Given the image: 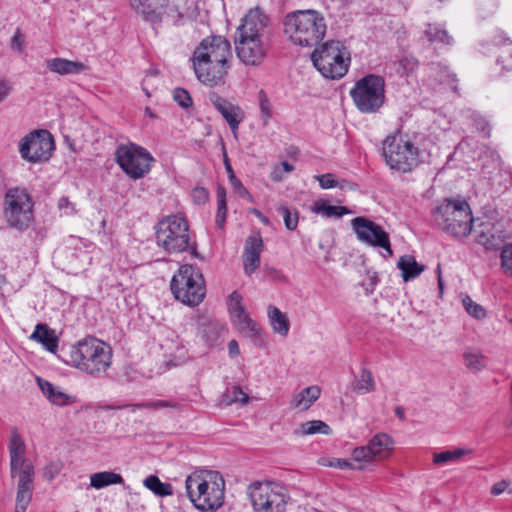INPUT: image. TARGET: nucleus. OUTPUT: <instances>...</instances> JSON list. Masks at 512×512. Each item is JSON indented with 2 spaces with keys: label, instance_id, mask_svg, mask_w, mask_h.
<instances>
[{
  "label": "nucleus",
  "instance_id": "obj_1",
  "mask_svg": "<svg viewBox=\"0 0 512 512\" xmlns=\"http://www.w3.org/2000/svg\"><path fill=\"white\" fill-rule=\"evenodd\" d=\"M185 490L188 499L199 511H216L223 506L225 481L217 471H193L185 480Z\"/></svg>",
  "mask_w": 512,
  "mask_h": 512
},
{
  "label": "nucleus",
  "instance_id": "obj_2",
  "mask_svg": "<svg viewBox=\"0 0 512 512\" xmlns=\"http://www.w3.org/2000/svg\"><path fill=\"white\" fill-rule=\"evenodd\" d=\"M284 34L294 45L313 47L320 43L327 30L323 14L314 9L296 10L283 20Z\"/></svg>",
  "mask_w": 512,
  "mask_h": 512
},
{
  "label": "nucleus",
  "instance_id": "obj_3",
  "mask_svg": "<svg viewBox=\"0 0 512 512\" xmlns=\"http://www.w3.org/2000/svg\"><path fill=\"white\" fill-rule=\"evenodd\" d=\"M10 474L17 478V512L27 509L34 490V467L25 458L26 445L17 429L11 431L9 440Z\"/></svg>",
  "mask_w": 512,
  "mask_h": 512
},
{
  "label": "nucleus",
  "instance_id": "obj_4",
  "mask_svg": "<svg viewBox=\"0 0 512 512\" xmlns=\"http://www.w3.org/2000/svg\"><path fill=\"white\" fill-rule=\"evenodd\" d=\"M432 221L445 233L455 237H467L479 219L472 217L469 204L464 199H445L432 211Z\"/></svg>",
  "mask_w": 512,
  "mask_h": 512
},
{
  "label": "nucleus",
  "instance_id": "obj_5",
  "mask_svg": "<svg viewBox=\"0 0 512 512\" xmlns=\"http://www.w3.org/2000/svg\"><path fill=\"white\" fill-rule=\"evenodd\" d=\"M111 360V347L94 337L79 341L70 350V364L95 377H101L107 372Z\"/></svg>",
  "mask_w": 512,
  "mask_h": 512
},
{
  "label": "nucleus",
  "instance_id": "obj_6",
  "mask_svg": "<svg viewBox=\"0 0 512 512\" xmlns=\"http://www.w3.org/2000/svg\"><path fill=\"white\" fill-rule=\"evenodd\" d=\"M156 242L166 252H190L196 255L197 246L191 239L187 220L180 215L163 218L156 226Z\"/></svg>",
  "mask_w": 512,
  "mask_h": 512
},
{
  "label": "nucleus",
  "instance_id": "obj_7",
  "mask_svg": "<svg viewBox=\"0 0 512 512\" xmlns=\"http://www.w3.org/2000/svg\"><path fill=\"white\" fill-rule=\"evenodd\" d=\"M314 67L328 79H340L350 65V53L340 41H327L311 54Z\"/></svg>",
  "mask_w": 512,
  "mask_h": 512
},
{
  "label": "nucleus",
  "instance_id": "obj_8",
  "mask_svg": "<svg viewBox=\"0 0 512 512\" xmlns=\"http://www.w3.org/2000/svg\"><path fill=\"white\" fill-rule=\"evenodd\" d=\"M170 289L176 300L195 307L204 299L206 288L200 271L192 265H182L173 275Z\"/></svg>",
  "mask_w": 512,
  "mask_h": 512
},
{
  "label": "nucleus",
  "instance_id": "obj_9",
  "mask_svg": "<svg viewBox=\"0 0 512 512\" xmlns=\"http://www.w3.org/2000/svg\"><path fill=\"white\" fill-rule=\"evenodd\" d=\"M247 495L254 512H285L289 500L287 489L270 481L251 483Z\"/></svg>",
  "mask_w": 512,
  "mask_h": 512
},
{
  "label": "nucleus",
  "instance_id": "obj_10",
  "mask_svg": "<svg viewBox=\"0 0 512 512\" xmlns=\"http://www.w3.org/2000/svg\"><path fill=\"white\" fill-rule=\"evenodd\" d=\"M130 8L154 29L162 24L180 25L183 14L169 0H129Z\"/></svg>",
  "mask_w": 512,
  "mask_h": 512
},
{
  "label": "nucleus",
  "instance_id": "obj_11",
  "mask_svg": "<svg viewBox=\"0 0 512 512\" xmlns=\"http://www.w3.org/2000/svg\"><path fill=\"white\" fill-rule=\"evenodd\" d=\"M33 201L25 189H9L4 198L3 216L9 227L26 230L34 219Z\"/></svg>",
  "mask_w": 512,
  "mask_h": 512
},
{
  "label": "nucleus",
  "instance_id": "obj_12",
  "mask_svg": "<svg viewBox=\"0 0 512 512\" xmlns=\"http://www.w3.org/2000/svg\"><path fill=\"white\" fill-rule=\"evenodd\" d=\"M385 81L381 76L369 74L358 80L350 95L362 113H375L385 100Z\"/></svg>",
  "mask_w": 512,
  "mask_h": 512
},
{
  "label": "nucleus",
  "instance_id": "obj_13",
  "mask_svg": "<svg viewBox=\"0 0 512 512\" xmlns=\"http://www.w3.org/2000/svg\"><path fill=\"white\" fill-rule=\"evenodd\" d=\"M382 155L386 164L393 170L407 173L419 163L418 148L400 136H388L383 141Z\"/></svg>",
  "mask_w": 512,
  "mask_h": 512
},
{
  "label": "nucleus",
  "instance_id": "obj_14",
  "mask_svg": "<svg viewBox=\"0 0 512 512\" xmlns=\"http://www.w3.org/2000/svg\"><path fill=\"white\" fill-rule=\"evenodd\" d=\"M115 159L120 168L134 180L145 177L155 161L147 149L134 143L119 145Z\"/></svg>",
  "mask_w": 512,
  "mask_h": 512
},
{
  "label": "nucleus",
  "instance_id": "obj_15",
  "mask_svg": "<svg viewBox=\"0 0 512 512\" xmlns=\"http://www.w3.org/2000/svg\"><path fill=\"white\" fill-rule=\"evenodd\" d=\"M54 148V139L47 130H34L22 137L18 144L21 158L33 164L48 161Z\"/></svg>",
  "mask_w": 512,
  "mask_h": 512
},
{
  "label": "nucleus",
  "instance_id": "obj_16",
  "mask_svg": "<svg viewBox=\"0 0 512 512\" xmlns=\"http://www.w3.org/2000/svg\"><path fill=\"white\" fill-rule=\"evenodd\" d=\"M232 57L230 42L222 36L203 39L193 53V64L198 63H229Z\"/></svg>",
  "mask_w": 512,
  "mask_h": 512
},
{
  "label": "nucleus",
  "instance_id": "obj_17",
  "mask_svg": "<svg viewBox=\"0 0 512 512\" xmlns=\"http://www.w3.org/2000/svg\"><path fill=\"white\" fill-rule=\"evenodd\" d=\"M351 224L360 241L371 246L381 247L389 255H392L389 235L380 225L365 217H356Z\"/></svg>",
  "mask_w": 512,
  "mask_h": 512
},
{
  "label": "nucleus",
  "instance_id": "obj_18",
  "mask_svg": "<svg viewBox=\"0 0 512 512\" xmlns=\"http://www.w3.org/2000/svg\"><path fill=\"white\" fill-rule=\"evenodd\" d=\"M394 441L386 433L374 435L366 446L353 450L352 460L355 462L380 461L387 458L393 450Z\"/></svg>",
  "mask_w": 512,
  "mask_h": 512
},
{
  "label": "nucleus",
  "instance_id": "obj_19",
  "mask_svg": "<svg viewBox=\"0 0 512 512\" xmlns=\"http://www.w3.org/2000/svg\"><path fill=\"white\" fill-rule=\"evenodd\" d=\"M234 45L238 59L247 66L260 65L265 59L268 49L264 39L253 37H235Z\"/></svg>",
  "mask_w": 512,
  "mask_h": 512
},
{
  "label": "nucleus",
  "instance_id": "obj_20",
  "mask_svg": "<svg viewBox=\"0 0 512 512\" xmlns=\"http://www.w3.org/2000/svg\"><path fill=\"white\" fill-rule=\"evenodd\" d=\"M477 243L486 249L497 250L502 247L507 235L504 234L499 224L492 221H478L473 226Z\"/></svg>",
  "mask_w": 512,
  "mask_h": 512
},
{
  "label": "nucleus",
  "instance_id": "obj_21",
  "mask_svg": "<svg viewBox=\"0 0 512 512\" xmlns=\"http://www.w3.org/2000/svg\"><path fill=\"white\" fill-rule=\"evenodd\" d=\"M267 25V16L259 8L251 9L243 18L242 24L237 28L235 37L264 39Z\"/></svg>",
  "mask_w": 512,
  "mask_h": 512
},
{
  "label": "nucleus",
  "instance_id": "obj_22",
  "mask_svg": "<svg viewBox=\"0 0 512 512\" xmlns=\"http://www.w3.org/2000/svg\"><path fill=\"white\" fill-rule=\"evenodd\" d=\"M198 80L207 86H218L224 83L225 76L230 68L229 63H198L193 64Z\"/></svg>",
  "mask_w": 512,
  "mask_h": 512
},
{
  "label": "nucleus",
  "instance_id": "obj_23",
  "mask_svg": "<svg viewBox=\"0 0 512 512\" xmlns=\"http://www.w3.org/2000/svg\"><path fill=\"white\" fill-rule=\"evenodd\" d=\"M209 99L217 111L227 121L230 129L235 132L244 118L243 110L239 106L222 98L217 93H211Z\"/></svg>",
  "mask_w": 512,
  "mask_h": 512
},
{
  "label": "nucleus",
  "instance_id": "obj_24",
  "mask_svg": "<svg viewBox=\"0 0 512 512\" xmlns=\"http://www.w3.org/2000/svg\"><path fill=\"white\" fill-rule=\"evenodd\" d=\"M262 251L263 240L260 235L249 236L246 239L242 259L247 275H251L259 267Z\"/></svg>",
  "mask_w": 512,
  "mask_h": 512
},
{
  "label": "nucleus",
  "instance_id": "obj_25",
  "mask_svg": "<svg viewBox=\"0 0 512 512\" xmlns=\"http://www.w3.org/2000/svg\"><path fill=\"white\" fill-rule=\"evenodd\" d=\"M36 382L43 395L52 405L66 406L74 402L72 396L66 394L60 387L54 386L51 382L37 377Z\"/></svg>",
  "mask_w": 512,
  "mask_h": 512
},
{
  "label": "nucleus",
  "instance_id": "obj_26",
  "mask_svg": "<svg viewBox=\"0 0 512 512\" xmlns=\"http://www.w3.org/2000/svg\"><path fill=\"white\" fill-rule=\"evenodd\" d=\"M321 389L317 385L306 387L292 394L291 406L299 411L308 410L319 399Z\"/></svg>",
  "mask_w": 512,
  "mask_h": 512
},
{
  "label": "nucleus",
  "instance_id": "obj_27",
  "mask_svg": "<svg viewBox=\"0 0 512 512\" xmlns=\"http://www.w3.org/2000/svg\"><path fill=\"white\" fill-rule=\"evenodd\" d=\"M30 339L40 343L47 351L55 353L58 348V337L55 331L46 324H37Z\"/></svg>",
  "mask_w": 512,
  "mask_h": 512
},
{
  "label": "nucleus",
  "instance_id": "obj_28",
  "mask_svg": "<svg viewBox=\"0 0 512 512\" xmlns=\"http://www.w3.org/2000/svg\"><path fill=\"white\" fill-rule=\"evenodd\" d=\"M49 71L60 75L79 74L85 69L81 62H75L64 58H52L46 61Z\"/></svg>",
  "mask_w": 512,
  "mask_h": 512
},
{
  "label": "nucleus",
  "instance_id": "obj_29",
  "mask_svg": "<svg viewBox=\"0 0 512 512\" xmlns=\"http://www.w3.org/2000/svg\"><path fill=\"white\" fill-rule=\"evenodd\" d=\"M226 333L227 329L223 324L219 322H209L202 326L201 338L208 347L212 348L223 342Z\"/></svg>",
  "mask_w": 512,
  "mask_h": 512
},
{
  "label": "nucleus",
  "instance_id": "obj_30",
  "mask_svg": "<svg viewBox=\"0 0 512 512\" xmlns=\"http://www.w3.org/2000/svg\"><path fill=\"white\" fill-rule=\"evenodd\" d=\"M351 385L353 391L360 395L374 392L376 389L373 374L366 367L361 368L359 375L354 377Z\"/></svg>",
  "mask_w": 512,
  "mask_h": 512
},
{
  "label": "nucleus",
  "instance_id": "obj_31",
  "mask_svg": "<svg viewBox=\"0 0 512 512\" xmlns=\"http://www.w3.org/2000/svg\"><path fill=\"white\" fill-rule=\"evenodd\" d=\"M397 266L401 270L405 282L416 278L424 271V265L419 264L411 255L401 256Z\"/></svg>",
  "mask_w": 512,
  "mask_h": 512
},
{
  "label": "nucleus",
  "instance_id": "obj_32",
  "mask_svg": "<svg viewBox=\"0 0 512 512\" xmlns=\"http://www.w3.org/2000/svg\"><path fill=\"white\" fill-rule=\"evenodd\" d=\"M268 317L276 333L282 336L288 335L290 324L286 314L282 313L277 307L270 305L268 307Z\"/></svg>",
  "mask_w": 512,
  "mask_h": 512
},
{
  "label": "nucleus",
  "instance_id": "obj_33",
  "mask_svg": "<svg viewBox=\"0 0 512 512\" xmlns=\"http://www.w3.org/2000/svg\"><path fill=\"white\" fill-rule=\"evenodd\" d=\"M123 477L113 471H103L90 476V485L95 489H102L113 484H123Z\"/></svg>",
  "mask_w": 512,
  "mask_h": 512
},
{
  "label": "nucleus",
  "instance_id": "obj_34",
  "mask_svg": "<svg viewBox=\"0 0 512 512\" xmlns=\"http://www.w3.org/2000/svg\"><path fill=\"white\" fill-rule=\"evenodd\" d=\"M472 449L469 448H456L454 450H445L433 454V463L436 465H445L451 462H457L464 456L470 455Z\"/></svg>",
  "mask_w": 512,
  "mask_h": 512
},
{
  "label": "nucleus",
  "instance_id": "obj_35",
  "mask_svg": "<svg viewBox=\"0 0 512 512\" xmlns=\"http://www.w3.org/2000/svg\"><path fill=\"white\" fill-rule=\"evenodd\" d=\"M463 358L465 366L473 372L481 371L487 366V358L477 349H466Z\"/></svg>",
  "mask_w": 512,
  "mask_h": 512
},
{
  "label": "nucleus",
  "instance_id": "obj_36",
  "mask_svg": "<svg viewBox=\"0 0 512 512\" xmlns=\"http://www.w3.org/2000/svg\"><path fill=\"white\" fill-rule=\"evenodd\" d=\"M143 485L159 497L171 496L173 494L172 485L162 482L156 475L146 477L143 481Z\"/></svg>",
  "mask_w": 512,
  "mask_h": 512
},
{
  "label": "nucleus",
  "instance_id": "obj_37",
  "mask_svg": "<svg viewBox=\"0 0 512 512\" xmlns=\"http://www.w3.org/2000/svg\"><path fill=\"white\" fill-rule=\"evenodd\" d=\"M312 212L327 218H339L349 214L350 210L345 206L327 205L324 201H317L311 207Z\"/></svg>",
  "mask_w": 512,
  "mask_h": 512
},
{
  "label": "nucleus",
  "instance_id": "obj_38",
  "mask_svg": "<svg viewBox=\"0 0 512 512\" xmlns=\"http://www.w3.org/2000/svg\"><path fill=\"white\" fill-rule=\"evenodd\" d=\"M425 35L430 42H438L445 45H452L453 38L445 29L436 24H428Z\"/></svg>",
  "mask_w": 512,
  "mask_h": 512
},
{
  "label": "nucleus",
  "instance_id": "obj_39",
  "mask_svg": "<svg viewBox=\"0 0 512 512\" xmlns=\"http://www.w3.org/2000/svg\"><path fill=\"white\" fill-rule=\"evenodd\" d=\"M227 305L233 322L246 315L245 307L242 304V296L237 291L229 295Z\"/></svg>",
  "mask_w": 512,
  "mask_h": 512
},
{
  "label": "nucleus",
  "instance_id": "obj_40",
  "mask_svg": "<svg viewBox=\"0 0 512 512\" xmlns=\"http://www.w3.org/2000/svg\"><path fill=\"white\" fill-rule=\"evenodd\" d=\"M233 323L245 337L253 339L259 334V326L247 314Z\"/></svg>",
  "mask_w": 512,
  "mask_h": 512
},
{
  "label": "nucleus",
  "instance_id": "obj_41",
  "mask_svg": "<svg viewBox=\"0 0 512 512\" xmlns=\"http://www.w3.org/2000/svg\"><path fill=\"white\" fill-rule=\"evenodd\" d=\"M134 409H154L159 410L163 408H171V409H180L181 404L178 401L175 400H153V401H147L143 403H137L134 405H131Z\"/></svg>",
  "mask_w": 512,
  "mask_h": 512
},
{
  "label": "nucleus",
  "instance_id": "obj_42",
  "mask_svg": "<svg viewBox=\"0 0 512 512\" xmlns=\"http://www.w3.org/2000/svg\"><path fill=\"white\" fill-rule=\"evenodd\" d=\"M303 435H313L316 433L329 435L332 430L328 424L321 420H313L305 422L301 425Z\"/></svg>",
  "mask_w": 512,
  "mask_h": 512
},
{
  "label": "nucleus",
  "instance_id": "obj_43",
  "mask_svg": "<svg viewBox=\"0 0 512 512\" xmlns=\"http://www.w3.org/2000/svg\"><path fill=\"white\" fill-rule=\"evenodd\" d=\"M223 400L226 404L232 403H247L249 397L246 393L242 391L239 386H232L231 388H227L226 392L223 395Z\"/></svg>",
  "mask_w": 512,
  "mask_h": 512
},
{
  "label": "nucleus",
  "instance_id": "obj_44",
  "mask_svg": "<svg viewBox=\"0 0 512 512\" xmlns=\"http://www.w3.org/2000/svg\"><path fill=\"white\" fill-rule=\"evenodd\" d=\"M462 304L469 315L481 320L486 317L485 309L478 303H475L468 295L462 299Z\"/></svg>",
  "mask_w": 512,
  "mask_h": 512
},
{
  "label": "nucleus",
  "instance_id": "obj_45",
  "mask_svg": "<svg viewBox=\"0 0 512 512\" xmlns=\"http://www.w3.org/2000/svg\"><path fill=\"white\" fill-rule=\"evenodd\" d=\"M258 100H259V108H260V114L261 118L263 120V124L267 125L268 121L270 120L272 116V107L271 103L264 92V90H260L258 92Z\"/></svg>",
  "mask_w": 512,
  "mask_h": 512
},
{
  "label": "nucleus",
  "instance_id": "obj_46",
  "mask_svg": "<svg viewBox=\"0 0 512 512\" xmlns=\"http://www.w3.org/2000/svg\"><path fill=\"white\" fill-rule=\"evenodd\" d=\"M278 211L283 216L285 227L290 231L295 230L298 225V212L295 211L292 213V211L286 206H280Z\"/></svg>",
  "mask_w": 512,
  "mask_h": 512
},
{
  "label": "nucleus",
  "instance_id": "obj_47",
  "mask_svg": "<svg viewBox=\"0 0 512 512\" xmlns=\"http://www.w3.org/2000/svg\"><path fill=\"white\" fill-rule=\"evenodd\" d=\"M501 266L506 274L512 276V244L506 245L502 249Z\"/></svg>",
  "mask_w": 512,
  "mask_h": 512
},
{
  "label": "nucleus",
  "instance_id": "obj_48",
  "mask_svg": "<svg viewBox=\"0 0 512 512\" xmlns=\"http://www.w3.org/2000/svg\"><path fill=\"white\" fill-rule=\"evenodd\" d=\"M315 179L319 182V185L322 189H330L338 186L340 188L343 187V185H340L339 182L334 178V175L331 173L317 175L315 176Z\"/></svg>",
  "mask_w": 512,
  "mask_h": 512
},
{
  "label": "nucleus",
  "instance_id": "obj_49",
  "mask_svg": "<svg viewBox=\"0 0 512 512\" xmlns=\"http://www.w3.org/2000/svg\"><path fill=\"white\" fill-rule=\"evenodd\" d=\"M173 98L183 108H188L192 105V98L185 89L176 88L173 92Z\"/></svg>",
  "mask_w": 512,
  "mask_h": 512
},
{
  "label": "nucleus",
  "instance_id": "obj_50",
  "mask_svg": "<svg viewBox=\"0 0 512 512\" xmlns=\"http://www.w3.org/2000/svg\"><path fill=\"white\" fill-rule=\"evenodd\" d=\"M62 463L61 462H51L48 465L44 467L43 470V477L48 480L52 481L56 476L59 475V473L62 470Z\"/></svg>",
  "mask_w": 512,
  "mask_h": 512
},
{
  "label": "nucleus",
  "instance_id": "obj_51",
  "mask_svg": "<svg viewBox=\"0 0 512 512\" xmlns=\"http://www.w3.org/2000/svg\"><path fill=\"white\" fill-rule=\"evenodd\" d=\"M58 208L62 212L63 215H72L75 213V207L72 202L69 201L67 197H61L58 200Z\"/></svg>",
  "mask_w": 512,
  "mask_h": 512
},
{
  "label": "nucleus",
  "instance_id": "obj_52",
  "mask_svg": "<svg viewBox=\"0 0 512 512\" xmlns=\"http://www.w3.org/2000/svg\"><path fill=\"white\" fill-rule=\"evenodd\" d=\"M12 90V83L6 78L0 77V103L11 94Z\"/></svg>",
  "mask_w": 512,
  "mask_h": 512
},
{
  "label": "nucleus",
  "instance_id": "obj_53",
  "mask_svg": "<svg viewBox=\"0 0 512 512\" xmlns=\"http://www.w3.org/2000/svg\"><path fill=\"white\" fill-rule=\"evenodd\" d=\"M229 182H230L234 192L236 194H238L239 196L244 197L245 195L248 194L246 188L243 186L241 181L236 176L229 177Z\"/></svg>",
  "mask_w": 512,
  "mask_h": 512
},
{
  "label": "nucleus",
  "instance_id": "obj_54",
  "mask_svg": "<svg viewBox=\"0 0 512 512\" xmlns=\"http://www.w3.org/2000/svg\"><path fill=\"white\" fill-rule=\"evenodd\" d=\"M23 46H24V36L20 32V30L17 29L14 36L12 37V40H11V48L14 50H17L18 52H22Z\"/></svg>",
  "mask_w": 512,
  "mask_h": 512
},
{
  "label": "nucleus",
  "instance_id": "obj_55",
  "mask_svg": "<svg viewBox=\"0 0 512 512\" xmlns=\"http://www.w3.org/2000/svg\"><path fill=\"white\" fill-rule=\"evenodd\" d=\"M509 483L505 480L499 481L495 483L491 488V494L494 496H498L507 490Z\"/></svg>",
  "mask_w": 512,
  "mask_h": 512
},
{
  "label": "nucleus",
  "instance_id": "obj_56",
  "mask_svg": "<svg viewBox=\"0 0 512 512\" xmlns=\"http://www.w3.org/2000/svg\"><path fill=\"white\" fill-rule=\"evenodd\" d=\"M217 205L220 209L227 208L226 205V190L223 187H218L216 191Z\"/></svg>",
  "mask_w": 512,
  "mask_h": 512
},
{
  "label": "nucleus",
  "instance_id": "obj_57",
  "mask_svg": "<svg viewBox=\"0 0 512 512\" xmlns=\"http://www.w3.org/2000/svg\"><path fill=\"white\" fill-rule=\"evenodd\" d=\"M226 213H227V208L220 209L218 207L217 214H216V224L220 229H222L224 227V224L226 221Z\"/></svg>",
  "mask_w": 512,
  "mask_h": 512
},
{
  "label": "nucleus",
  "instance_id": "obj_58",
  "mask_svg": "<svg viewBox=\"0 0 512 512\" xmlns=\"http://www.w3.org/2000/svg\"><path fill=\"white\" fill-rule=\"evenodd\" d=\"M340 469H361V466H355L351 461L346 459H337V463L333 464Z\"/></svg>",
  "mask_w": 512,
  "mask_h": 512
},
{
  "label": "nucleus",
  "instance_id": "obj_59",
  "mask_svg": "<svg viewBox=\"0 0 512 512\" xmlns=\"http://www.w3.org/2000/svg\"><path fill=\"white\" fill-rule=\"evenodd\" d=\"M284 177L285 173L282 171V167H280L279 165L276 166L271 173V179L274 182H280L284 179Z\"/></svg>",
  "mask_w": 512,
  "mask_h": 512
},
{
  "label": "nucleus",
  "instance_id": "obj_60",
  "mask_svg": "<svg viewBox=\"0 0 512 512\" xmlns=\"http://www.w3.org/2000/svg\"><path fill=\"white\" fill-rule=\"evenodd\" d=\"M228 352L231 357H236L240 354L239 345L236 340H231L228 343Z\"/></svg>",
  "mask_w": 512,
  "mask_h": 512
},
{
  "label": "nucleus",
  "instance_id": "obj_61",
  "mask_svg": "<svg viewBox=\"0 0 512 512\" xmlns=\"http://www.w3.org/2000/svg\"><path fill=\"white\" fill-rule=\"evenodd\" d=\"M224 165H225L226 172L228 174V178L236 176L226 155L224 157Z\"/></svg>",
  "mask_w": 512,
  "mask_h": 512
},
{
  "label": "nucleus",
  "instance_id": "obj_62",
  "mask_svg": "<svg viewBox=\"0 0 512 512\" xmlns=\"http://www.w3.org/2000/svg\"><path fill=\"white\" fill-rule=\"evenodd\" d=\"M280 167H282V171L286 174V173H290L294 170V166L292 164H290L289 162L287 161H283L280 163L279 165Z\"/></svg>",
  "mask_w": 512,
  "mask_h": 512
},
{
  "label": "nucleus",
  "instance_id": "obj_63",
  "mask_svg": "<svg viewBox=\"0 0 512 512\" xmlns=\"http://www.w3.org/2000/svg\"><path fill=\"white\" fill-rule=\"evenodd\" d=\"M490 157H491V160H492L493 168L499 167V155L496 152L493 151V152L490 153Z\"/></svg>",
  "mask_w": 512,
  "mask_h": 512
},
{
  "label": "nucleus",
  "instance_id": "obj_64",
  "mask_svg": "<svg viewBox=\"0 0 512 512\" xmlns=\"http://www.w3.org/2000/svg\"><path fill=\"white\" fill-rule=\"evenodd\" d=\"M196 195H198V198H200V199H203V200L207 199L206 191L203 188L195 189L194 190V196H196Z\"/></svg>",
  "mask_w": 512,
  "mask_h": 512
}]
</instances>
